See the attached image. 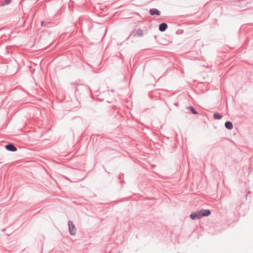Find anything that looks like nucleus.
Segmentation results:
<instances>
[{
  "mask_svg": "<svg viewBox=\"0 0 253 253\" xmlns=\"http://www.w3.org/2000/svg\"><path fill=\"white\" fill-rule=\"evenodd\" d=\"M11 0H5L1 4V6L4 5L5 4H8L11 2Z\"/></svg>",
  "mask_w": 253,
  "mask_h": 253,
  "instance_id": "nucleus-10",
  "label": "nucleus"
},
{
  "mask_svg": "<svg viewBox=\"0 0 253 253\" xmlns=\"http://www.w3.org/2000/svg\"><path fill=\"white\" fill-rule=\"evenodd\" d=\"M200 211L201 217L203 216H207L211 214V212L209 210H201Z\"/></svg>",
  "mask_w": 253,
  "mask_h": 253,
  "instance_id": "nucleus-2",
  "label": "nucleus"
},
{
  "mask_svg": "<svg viewBox=\"0 0 253 253\" xmlns=\"http://www.w3.org/2000/svg\"><path fill=\"white\" fill-rule=\"evenodd\" d=\"M151 15H159L160 14V12L159 10H158L157 9L155 8H152L149 11Z\"/></svg>",
  "mask_w": 253,
  "mask_h": 253,
  "instance_id": "nucleus-5",
  "label": "nucleus"
},
{
  "mask_svg": "<svg viewBox=\"0 0 253 253\" xmlns=\"http://www.w3.org/2000/svg\"><path fill=\"white\" fill-rule=\"evenodd\" d=\"M213 117L214 118V119H221V116L220 114H219L218 113H215L213 115Z\"/></svg>",
  "mask_w": 253,
  "mask_h": 253,
  "instance_id": "nucleus-8",
  "label": "nucleus"
},
{
  "mask_svg": "<svg viewBox=\"0 0 253 253\" xmlns=\"http://www.w3.org/2000/svg\"><path fill=\"white\" fill-rule=\"evenodd\" d=\"M69 230L70 234L72 235H74L76 233V228L74 225L71 221L68 222Z\"/></svg>",
  "mask_w": 253,
  "mask_h": 253,
  "instance_id": "nucleus-1",
  "label": "nucleus"
},
{
  "mask_svg": "<svg viewBox=\"0 0 253 253\" xmlns=\"http://www.w3.org/2000/svg\"><path fill=\"white\" fill-rule=\"evenodd\" d=\"M5 147L8 151L13 152L17 151V148L13 144H11L6 145Z\"/></svg>",
  "mask_w": 253,
  "mask_h": 253,
  "instance_id": "nucleus-4",
  "label": "nucleus"
},
{
  "mask_svg": "<svg viewBox=\"0 0 253 253\" xmlns=\"http://www.w3.org/2000/svg\"><path fill=\"white\" fill-rule=\"evenodd\" d=\"M188 109L193 113L194 114H197V112L195 111V110L192 107H189Z\"/></svg>",
  "mask_w": 253,
  "mask_h": 253,
  "instance_id": "nucleus-9",
  "label": "nucleus"
},
{
  "mask_svg": "<svg viewBox=\"0 0 253 253\" xmlns=\"http://www.w3.org/2000/svg\"><path fill=\"white\" fill-rule=\"evenodd\" d=\"M168 27L166 23H162L159 26V30L161 31H164Z\"/></svg>",
  "mask_w": 253,
  "mask_h": 253,
  "instance_id": "nucleus-6",
  "label": "nucleus"
},
{
  "mask_svg": "<svg viewBox=\"0 0 253 253\" xmlns=\"http://www.w3.org/2000/svg\"><path fill=\"white\" fill-rule=\"evenodd\" d=\"M225 126L227 128H228L229 129H232L233 127L232 124L230 122H226L225 124Z\"/></svg>",
  "mask_w": 253,
  "mask_h": 253,
  "instance_id": "nucleus-7",
  "label": "nucleus"
},
{
  "mask_svg": "<svg viewBox=\"0 0 253 253\" xmlns=\"http://www.w3.org/2000/svg\"><path fill=\"white\" fill-rule=\"evenodd\" d=\"M190 217L193 220H195L196 219H199V218H201L200 211H198L196 212L192 213L190 215Z\"/></svg>",
  "mask_w": 253,
  "mask_h": 253,
  "instance_id": "nucleus-3",
  "label": "nucleus"
}]
</instances>
